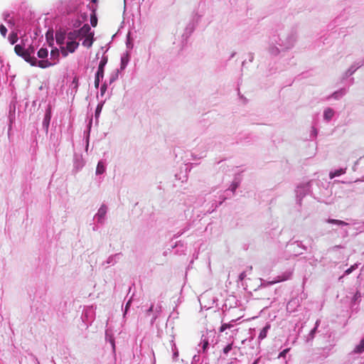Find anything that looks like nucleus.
<instances>
[{
    "instance_id": "obj_4",
    "label": "nucleus",
    "mask_w": 364,
    "mask_h": 364,
    "mask_svg": "<svg viewBox=\"0 0 364 364\" xmlns=\"http://www.w3.org/2000/svg\"><path fill=\"white\" fill-rule=\"evenodd\" d=\"M77 33H78L80 38L87 37V36H90V34L94 33L93 32L91 31L90 26L87 23L83 25V26L81 28L77 30Z\"/></svg>"
},
{
    "instance_id": "obj_6",
    "label": "nucleus",
    "mask_w": 364,
    "mask_h": 364,
    "mask_svg": "<svg viewBox=\"0 0 364 364\" xmlns=\"http://www.w3.org/2000/svg\"><path fill=\"white\" fill-rule=\"evenodd\" d=\"M60 50L57 48H52L50 51V60L52 63L56 64L59 61Z\"/></svg>"
},
{
    "instance_id": "obj_26",
    "label": "nucleus",
    "mask_w": 364,
    "mask_h": 364,
    "mask_svg": "<svg viewBox=\"0 0 364 364\" xmlns=\"http://www.w3.org/2000/svg\"><path fill=\"white\" fill-rule=\"evenodd\" d=\"M208 341L207 339L203 340V352H205L208 347Z\"/></svg>"
},
{
    "instance_id": "obj_33",
    "label": "nucleus",
    "mask_w": 364,
    "mask_h": 364,
    "mask_svg": "<svg viewBox=\"0 0 364 364\" xmlns=\"http://www.w3.org/2000/svg\"><path fill=\"white\" fill-rule=\"evenodd\" d=\"M99 109V107H97V109H96V113H97V112H100V109Z\"/></svg>"
},
{
    "instance_id": "obj_24",
    "label": "nucleus",
    "mask_w": 364,
    "mask_h": 364,
    "mask_svg": "<svg viewBox=\"0 0 364 364\" xmlns=\"http://www.w3.org/2000/svg\"><path fill=\"white\" fill-rule=\"evenodd\" d=\"M0 32H1V34L5 37L6 35V33H7V29L3 25H0Z\"/></svg>"
},
{
    "instance_id": "obj_17",
    "label": "nucleus",
    "mask_w": 364,
    "mask_h": 364,
    "mask_svg": "<svg viewBox=\"0 0 364 364\" xmlns=\"http://www.w3.org/2000/svg\"><path fill=\"white\" fill-rule=\"evenodd\" d=\"M105 167L102 162L100 161L97 166L96 168V173L97 174H102L105 172Z\"/></svg>"
},
{
    "instance_id": "obj_13",
    "label": "nucleus",
    "mask_w": 364,
    "mask_h": 364,
    "mask_svg": "<svg viewBox=\"0 0 364 364\" xmlns=\"http://www.w3.org/2000/svg\"><path fill=\"white\" fill-rule=\"evenodd\" d=\"M48 50L47 48H41L37 53V55L39 58L44 59L48 57Z\"/></svg>"
},
{
    "instance_id": "obj_18",
    "label": "nucleus",
    "mask_w": 364,
    "mask_h": 364,
    "mask_svg": "<svg viewBox=\"0 0 364 364\" xmlns=\"http://www.w3.org/2000/svg\"><path fill=\"white\" fill-rule=\"evenodd\" d=\"M327 222L328 223H331V224H336V225H347L348 223L343 221V220H336V219H328L327 220Z\"/></svg>"
},
{
    "instance_id": "obj_1",
    "label": "nucleus",
    "mask_w": 364,
    "mask_h": 364,
    "mask_svg": "<svg viewBox=\"0 0 364 364\" xmlns=\"http://www.w3.org/2000/svg\"><path fill=\"white\" fill-rule=\"evenodd\" d=\"M78 47V42L68 41L65 46H60V53L63 57H67L69 53H73Z\"/></svg>"
},
{
    "instance_id": "obj_5",
    "label": "nucleus",
    "mask_w": 364,
    "mask_h": 364,
    "mask_svg": "<svg viewBox=\"0 0 364 364\" xmlns=\"http://www.w3.org/2000/svg\"><path fill=\"white\" fill-rule=\"evenodd\" d=\"M65 39V32L62 30L57 31L55 32V41L57 44L63 46Z\"/></svg>"
},
{
    "instance_id": "obj_11",
    "label": "nucleus",
    "mask_w": 364,
    "mask_h": 364,
    "mask_svg": "<svg viewBox=\"0 0 364 364\" xmlns=\"http://www.w3.org/2000/svg\"><path fill=\"white\" fill-rule=\"evenodd\" d=\"M80 38L77 30L70 31L68 33V40L70 41H76V39Z\"/></svg>"
},
{
    "instance_id": "obj_9",
    "label": "nucleus",
    "mask_w": 364,
    "mask_h": 364,
    "mask_svg": "<svg viewBox=\"0 0 364 364\" xmlns=\"http://www.w3.org/2000/svg\"><path fill=\"white\" fill-rule=\"evenodd\" d=\"M84 38L85 40L82 42V46L87 48H91L94 42V33Z\"/></svg>"
},
{
    "instance_id": "obj_23",
    "label": "nucleus",
    "mask_w": 364,
    "mask_h": 364,
    "mask_svg": "<svg viewBox=\"0 0 364 364\" xmlns=\"http://www.w3.org/2000/svg\"><path fill=\"white\" fill-rule=\"evenodd\" d=\"M232 326L230 323H223L220 328V332H223L228 328H230Z\"/></svg>"
},
{
    "instance_id": "obj_10",
    "label": "nucleus",
    "mask_w": 364,
    "mask_h": 364,
    "mask_svg": "<svg viewBox=\"0 0 364 364\" xmlns=\"http://www.w3.org/2000/svg\"><path fill=\"white\" fill-rule=\"evenodd\" d=\"M50 118H51V112H50V109L48 108L46 111V113L45 114V117H44V119H43V126L46 128V129L48 128L49 127V124H50Z\"/></svg>"
},
{
    "instance_id": "obj_8",
    "label": "nucleus",
    "mask_w": 364,
    "mask_h": 364,
    "mask_svg": "<svg viewBox=\"0 0 364 364\" xmlns=\"http://www.w3.org/2000/svg\"><path fill=\"white\" fill-rule=\"evenodd\" d=\"M53 65H54V63H52L51 61H49L48 60H38L36 59V66H38L41 68H47L51 67Z\"/></svg>"
},
{
    "instance_id": "obj_12",
    "label": "nucleus",
    "mask_w": 364,
    "mask_h": 364,
    "mask_svg": "<svg viewBox=\"0 0 364 364\" xmlns=\"http://www.w3.org/2000/svg\"><path fill=\"white\" fill-rule=\"evenodd\" d=\"M363 352H364V338L360 341V343L353 350L354 353L360 354Z\"/></svg>"
},
{
    "instance_id": "obj_29",
    "label": "nucleus",
    "mask_w": 364,
    "mask_h": 364,
    "mask_svg": "<svg viewBox=\"0 0 364 364\" xmlns=\"http://www.w3.org/2000/svg\"><path fill=\"white\" fill-rule=\"evenodd\" d=\"M245 277H246V274H245V272L241 273V274H240V280L244 279V278H245Z\"/></svg>"
},
{
    "instance_id": "obj_31",
    "label": "nucleus",
    "mask_w": 364,
    "mask_h": 364,
    "mask_svg": "<svg viewBox=\"0 0 364 364\" xmlns=\"http://www.w3.org/2000/svg\"><path fill=\"white\" fill-rule=\"evenodd\" d=\"M352 269H353V267H350V269H347V270L346 271V272L347 274H350V273L352 272Z\"/></svg>"
},
{
    "instance_id": "obj_20",
    "label": "nucleus",
    "mask_w": 364,
    "mask_h": 364,
    "mask_svg": "<svg viewBox=\"0 0 364 364\" xmlns=\"http://www.w3.org/2000/svg\"><path fill=\"white\" fill-rule=\"evenodd\" d=\"M25 49L21 45H16L14 47V51L18 56L23 52Z\"/></svg>"
},
{
    "instance_id": "obj_28",
    "label": "nucleus",
    "mask_w": 364,
    "mask_h": 364,
    "mask_svg": "<svg viewBox=\"0 0 364 364\" xmlns=\"http://www.w3.org/2000/svg\"><path fill=\"white\" fill-rule=\"evenodd\" d=\"M154 306L151 305L149 309L146 311V314L149 315L153 311Z\"/></svg>"
},
{
    "instance_id": "obj_14",
    "label": "nucleus",
    "mask_w": 364,
    "mask_h": 364,
    "mask_svg": "<svg viewBox=\"0 0 364 364\" xmlns=\"http://www.w3.org/2000/svg\"><path fill=\"white\" fill-rule=\"evenodd\" d=\"M345 169L340 168L334 171L333 172H331L329 176L331 178H333L334 177L339 176L345 173Z\"/></svg>"
},
{
    "instance_id": "obj_7",
    "label": "nucleus",
    "mask_w": 364,
    "mask_h": 364,
    "mask_svg": "<svg viewBox=\"0 0 364 364\" xmlns=\"http://www.w3.org/2000/svg\"><path fill=\"white\" fill-rule=\"evenodd\" d=\"M46 39L50 47H53L54 45V37H53V30L49 29L46 33Z\"/></svg>"
},
{
    "instance_id": "obj_30",
    "label": "nucleus",
    "mask_w": 364,
    "mask_h": 364,
    "mask_svg": "<svg viewBox=\"0 0 364 364\" xmlns=\"http://www.w3.org/2000/svg\"><path fill=\"white\" fill-rule=\"evenodd\" d=\"M28 49H30L31 55L34 53V48L33 46H30Z\"/></svg>"
},
{
    "instance_id": "obj_15",
    "label": "nucleus",
    "mask_w": 364,
    "mask_h": 364,
    "mask_svg": "<svg viewBox=\"0 0 364 364\" xmlns=\"http://www.w3.org/2000/svg\"><path fill=\"white\" fill-rule=\"evenodd\" d=\"M269 327H270L269 325H267L262 329V331H260L259 335V339H264L267 337V331H268Z\"/></svg>"
},
{
    "instance_id": "obj_34",
    "label": "nucleus",
    "mask_w": 364,
    "mask_h": 364,
    "mask_svg": "<svg viewBox=\"0 0 364 364\" xmlns=\"http://www.w3.org/2000/svg\"><path fill=\"white\" fill-rule=\"evenodd\" d=\"M99 109V107H97V109H96V113H97V112H100V109Z\"/></svg>"
},
{
    "instance_id": "obj_22",
    "label": "nucleus",
    "mask_w": 364,
    "mask_h": 364,
    "mask_svg": "<svg viewBox=\"0 0 364 364\" xmlns=\"http://www.w3.org/2000/svg\"><path fill=\"white\" fill-rule=\"evenodd\" d=\"M232 345H233V341H232L231 343H230L228 346H226L224 348H223V353L227 355L232 348Z\"/></svg>"
},
{
    "instance_id": "obj_35",
    "label": "nucleus",
    "mask_w": 364,
    "mask_h": 364,
    "mask_svg": "<svg viewBox=\"0 0 364 364\" xmlns=\"http://www.w3.org/2000/svg\"><path fill=\"white\" fill-rule=\"evenodd\" d=\"M257 360L255 361L253 364H257Z\"/></svg>"
},
{
    "instance_id": "obj_32",
    "label": "nucleus",
    "mask_w": 364,
    "mask_h": 364,
    "mask_svg": "<svg viewBox=\"0 0 364 364\" xmlns=\"http://www.w3.org/2000/svg\"><path fill=\"white\" fill-rule=\"evenodd\" d=\"M92 2L95 3L97 0H90Z\"/></svg>"
},
{
    "instance_id": "obj_27",
    "label": "nucleus",
    "mask_w": 364,
    "mask_h": 364,
    "mask_svg": "<svg viewBox=\"0 0 364 364\" xmlns=\"http://www.w3.org/2000/svg\"><path fill=\"white\" fill-rule=\"evenodd\" d=\"M289 348H286L283 350L279 355V358L285 357L287 353L289 351Z\"/></svg>"
},
{
    "instance_id": "obj_3",
    "label": "nucleus",
    "mask_w": 364,
    "mask_h": 364,
    "mask_svg": "<svg viewBox=\"0 0 364 364\" xmlns=\"http://www.w3.org/2000/svg\"><path fill=\"white\" fill-rule=\"evenodd\" d=\"M19 56L22 57L27 63H30L32 66L36 65V58L31 55L30 49H25Z\"/></svg>"
},
{
    "instance_id": "obj_2",
    "label": "nucleus",
    "mask_w": 364,
    "mask_h": 364,
    "mask_svg": "<svg viewBox=\"0 0 364 364\" xmlns=\"http://www.w3.org/2000/svg\"><path fill=\"white\" fill-rule=\"evenodd\" d=\"M107 58L102 57V58L101 59V60L100 62V64L98 66V70H97L96 75H95V86L96 88H97L99 87L100 78L103 77L104 68H105V65L107 64Z\"/></svg>"
},
{
    "instance_id": "obj_21",
    "label": "nucleus",
    "mask_w": 364,
    "mask_h": 364,
    "mask_svg": "<svg viewBox=\"0 0 364 364\" xmlns=\"http://www.w3.org/2000/svg\"><path fill=\"white\" fill-rule=\"evenodd\" d=\"M90 23L92 25V26H93V27H95L97 26V17H96L95 14L91 15Z\"/></svg>"
},
{
    "instance_id": "obj_19",
    "label": "nucleus",
    "mask_w": 364,
    "mask_h": 364,
    "mask_svg": "<svg viewBox=\"0 0 364 364\" xmlns=\"http://www.w3.org/2000/svg\"><path fill=\"white\" fill-rule=\"evenodd\" d=\"M9 39L10 43L12 45L16 43L18 39L17 33L15 32L11 33L9 35Z\"/></svg>"
},
{
    "instance_id": "obj_16",
    "label": "nucleus",
    "mask_w": 364,
    "mask_h": 364,
    "mask_svg": "<svg viewBox=\"0 0 364 364\" xmlns=\"http://www.w3.org/2000/svg\"><path fill=\"white\" fill-rule=\"evenodd\" d=\"M333 116V111L330 109V108H327L325 111H324V117L327 120H330Z\"/></svg>"
},
{
    "instance_id": "obj_25",
    "label": "nucleus",
    "mask_w": 364,
    "mask_h": 364,
    "mask_svg": "<svg viewBox=\"0 0 364 364\" xmlns=\"http://www.w3.org/2000/svg\"><path fill=\"white\" fill-rule=\"evenodd\" d=\"M105 213H106V210L102 208H100V210L98 211V216L100 217V218H102V217H104Z\"/></svg>"
}]
</instances>
